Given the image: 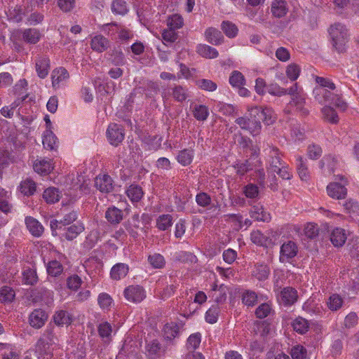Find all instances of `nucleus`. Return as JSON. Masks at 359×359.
<instances>
[{"label": "nucleus", "instance_id": "dca6fc26", "mask_svg": "<svg viewBox=\"0 0 359 359\" xmlns=\"http://www.w3.org/2000/svg\"><path fill=\"white\" fill-rule=\"evenodd\" d=\"M269 172L277 171V169L284 165L282 162L280 151L277 148H271L269 151Z\"/></svg>", "mask_w": 359, "mask_h": 359}, {"label": "nucleus", "instance_id": "cd10ccee", "mask_svg": "<svg viewBox=\"0 0 359 359\" xmlns=\"http://www.w3.org/2000/svg\"><path fill=\"white\" fill-rule=\"evenodd\" d=\"M43 145L49 150L55 149L57 147V137L50 130H46L43 137Z\"/></svg>", "mask_w": 359, "mask_h": 359}, {"label": "nucleus", "instance_id": "412c9836", "mask_svg": "<svg viewBox=\"0 0 359 359\" xmlns=\"http://www.w3.org/2000/svg\"><path fill=\"white\" fill-rule=\"evenodd\" d=\"M41 37L40 32L34 28L25 29L22 32V39L30 44H36Z\"/></svg>", "mask_w": 359, "mask_h": 359}, {"label": "nucleus", "instance_id": "2f4dec72", "mask_svg": "<svg viewBox=\"0 0 359 359\" xmlns=\"http://www.w3.org/2000/svg\"><path fill=\"white\" fill-rule=\"evenodd\" d=\"M33 167L34 171L41 175H47L53 170L50 161L46 160L36 161Z\"/></svg>", "mask_w": 359, "mask_h": 359}, {"label": "nucleus", "instance_id": "f3484780", "mask_svg": "<svg viewBox=\"0 0 359 359\" xmlns=\"http://www.w3.org/2000/svg\"><path fill=\"white\" fill-rule=\"evenodd\" d=\"M227 287L224 285L218 287L216 284L212 286L210 297L217 304H222L226 299Z\"/></svg>", "mask_w": 359, "mask_h": 359}, {"label": "nucleus", "instance_id": "7ed1b4c3", "mask_svg": "<svg viewBox=\"0 0 359 359\" xmlns=\"http://www.w3.org/2000/svg\"><path fill=\"white\" fill-rule=\"evenodd\" d=\"M249 116L256 121H263L266 125L272 124L276 119L273 111L271 108H262L261 107H252L248 109Z\"/></svg>", "mask_w": 359, "mask_h": 359}, {"label": "nucleus", "instance_id": "5701e85b", "mask_svg": "<svg viewBox=\"0 0 359 359\" xmlns=\"http://www.w3.org/2000/svg\"><path fill=\"white\" fill-rule=\"evenodd\" d=\"M53 320L58 326L69 325L72 323L73 318L68 311L59 310L54 314Z\"/></svg>", "mask_w": 359, "mask_h": 359}, {"label": "nucleus", "instance_id": "774afa93", "mask_svg": "<svg viewBox=\"0 0 359 359\" xmlns=\"http://www.w3.org/2000/svg\"><path fill=\"white\" fill-rule=\"evenodd\" d=\"M307 154L311 159H318L322 155V149L318 144H311L308 147Z\"/></svg>", "mask_w": 359, "mask_h": 359}, {"label": "nucleus", "instance_id": "6ab92c4d", "mask_svg": "<svg viewBox=\"0 0 359 359\" xmlns=\"http://www.w3.org/2000/svg\"><path fill=\"white\" fill-rule=\"evenodd\" d=\"M105 218L110 224H118L123 219V212L115 206H111L105 212Z\"/></svg>", "mask_w": 359, "mask_h": 359}, {"label": "nucleus", "instance_id": "ea45409f", "mask_svg": "<svg viewBox=\"0 0 359 359\" xmlns=\"http://www.w3.org/2000/svg\"><path fill=\"white\" fill-rule=\"evenodd\" d=\"M297 168L299 177L302 180H307L309 178V170L306 164V161L301 156L297 157Z\"/></svg>", "mask_w": 359, "mask_h": 359}, {"label": "nucleus", "instance_id": "a19ab883", "mask_svg": "<svg viewBox=\"0 0 359 359\" xmlns=\"http://www.w3.org/2000/svg\"><path fill=\"white\" fill-rule=\"evenodd\" d=\"M43 197L48 203H55L60 199L59 191L54 187L46 189L43 194Z\"/></svg>", "mask_w": 359, "mask_h": 359}, {"label": "nucleus", "instance_id": "864d4df0", "mask_svg": "<svg viewBox=\"0 0 359 359\" xmlns=\"http://www.w3.org/2000/svg\"><path fill=\"white\" fill-rule=\"evenodd\" d=\"M201 336L199 333L191 334L187 339V348L189 351H194L200 345Z\"/></svg>", "mask_w": 359, "mask_h": 359}, {"label": "nucleus", "instance_id": "20e7f679", "mask_svg": "<svg viewBox=\"0 0 359 359\" xmlns=\"http://www.w3.org/2000/svg\"><path fill=\"white\" fill-rule=\"evenodd\" d=\"M339 178L341 181H344L343 184L332 182L327 187V194L332 198L338 200L345 198L347 195V189L345 187L347 181L345 180L344 176H339Z\"/></svg>", "mask_w": 359, "mask_h": 359}, {"label": "nucleus", "instance_id": "2eb2a0df", "mask_svg": "<svg viewBox=\"0 0 359 359\" xmlns=\"http://www.w3.org/2000/svg\"><path fill=\"white\" fill-rule=\"evenodd\" d=\"M50 69V60L46 56H39L36 60V70L38 76L44 79Z\"/></svg>", "mask_w": 359, "mask_h": 359}, {"label": "nucleus", "instance_id": "9b49d317", "mask_svg": "<svg viewBox=\"0 0 359 359\" xmlns=\"http://www.w3.org/2000/svg\"><path fill=\"white\" fill-rule=\"evenodd\" d=\"M69 78L67 70L64 67L56 68L51 74L52 86L54 88H59L64 85Z\"/></svg>", "mask_w": 359, "mask_h": 359}, {"label": "nucleus", "instance_id": "0e129e2a", "mask_svg": "<svg viewBox=\"0 0 359 359\" xmlns=\"http://www.w3.org/2000/svg\"><path fill=\"white\" fill-rule=\"evenodd\" d=\"M197 86L202 90L214 91L217 89V84L209 79H200L196 81Z\"/></svg>", "mask_w": 359, "mask_h": 359}, {"label": "nucleus", "instance_id": "bb28decb", "mask_svg": "<svg viewBox=\"0 0 359 359\" xmlns=\"http://www.w3.org/2000/svg\"><path fill=\"white\" fill-rule=\"evenodd\" d=\"M251 217L262 222H269L271 219L270 214L264 211L263 207L259 205H254L250 210Z\"/></svg>", "mask_w": 359, "mask_h": 359}, {"label": "nucleus", "instance_id": "4be33fe9", "mask_svg": "<svg viewBox=\"0 0 359 359\" xmlns=\"http://www.w3.org/2000/svg\"><path fill=\"white\" fill-rule=\"evenodd\" d=\"M25 224L29 231L36 237L40 236L43 232V226L34 217H27Z\"/></svg>", "mask_w": 359, "mask_h": 359}, {"label": "nucleus", "instance_id": "f704fd0d", "mask_svg": "<svg viewBox=\"0 0 359 359\" xmlns=\"http://www.w3.org/2000/svg\"><path fill=\"white\" fill-rule=\"evenodd\" d=\"M269 271V268L267 265L257 264L253 270V276L259 280H265L268 278Z\"/></svg>", "mask_w": 359, "mask_h": 359}, {"label": "nucleus", "instance_id": "f8f14e48", "mask_svg": "<svg viewBox=\"0 0 359 359\" xmlns=\"http://www.w3.org/2000/svg\"><path fill=\"white\" fill-rule=\"evenodd\" d=\"M47 319L48 314L41 309H34L29 316V325L36 329L43 327Z\"/></svg>", "mask_w": 359, "mask_h": 359}, {"label": "nucleus", "instance_id": "ddd939ff", "mask_svg": "<svg viewBox=\"0 0 359 359\" xmlns=\"http://www.w3.org/2000/svg\"><path fill=\"white\" fill-rule=\"evenodd\" d=\"M96 188L103 193H109L114 189L113 180L108 175H98L95 180Z\"/></svg>", "mask_w": 359, "mask_h": 359}, {"label": "nucleus", "instance_id": "b1692460", "mask_svg": "<svg viewBox=\"0 0 359 359\" xmlns=\"http://www.w3.org/2000/svg\"><path fill=\"white\" fill-rule=\"evenodd\" d=\"M330 241L336 247L342 246L346 241V235L344 229L335 228L331 233Z\"/></svg>", "mask_w": 359, "mask_h": 359}, {"label": "nucleus", "instance_id": "393cba45", "mask_svg": "<svg viewBox=\"0 0 359 359\" xmlns=\"http://www.w3.org/2000/svg\"><path fill=\"white\" fill-rule=\"evenodd\" d=\"M165 283L168 284L167 282ZM158 285L159 287H161L159 289H158V295L162 299H166L172 296L175 294L177 288L176 285L174 284L166 285L164 286L163 280H158Z\"/></svg>", "mask_w": 359, "mask_h": 359}, {"label": "nucleus", "instance_id": "69168bd1", "mask_svg": "<svg viewBox=\"0 0 359 359\" xmlns=\"http://www.w3.org/2000/svg\"><path fill=\"white\" fill-rule=\"evenodd\" d=\"M97 301L100 306L103 310H109L112 304L111 297L107 293H101Z\"/></svg>", "mask_w": 359, "mask_h": 359}, {"label": "nucleus", "instance_id": "a211bd4d", "mask_svg": "<svg viewBox=\"0 0 359 359\" xmlns=\"http://www.w3.org/2000/svg\"><path fill=\"white\" fill-rule=\"evenodd\" d=\"M90 46L93 50L102 53L109 47L110 42L102 35H96L91 39Z\"/></svg>", "mask_w": 359, "mask_h": 359}, {"label": "nucleus", "instance_id": "1a4fd4ad", "mask_svg": "<svg viewBox=\"0 0 359 359\" xmlns=\"http://www.w3.org/2000/svg\"><path fill=\"white\" fill-rule=\"evenodd\" d=\"M298 299L297 291L292 287H286L280 290L278 297L279 302L285 306L294 304Z\"/></svg>", "mask_w": 359, "mask_h": 359}, {"label": "nucleus", "instance_id": "aec40b11", "mask_svg": "<svg viewBox=\"0 0 359 359\" xmlns=\"http://www.w3.org/2000/svg\"><path fill=\"white\" fill-rule=\"evenodd\" d=\"M205 36L208 42L217 46L223 42L224 36L220 31L214 27H209L205 32Z\"/></svg>", "mask_w": 359, "mask_h": 359}, {"label": "nucleus", "instance_id": "39448f33", "mask_svg": "<svg viewBox=\"0 0 359 359\" xmlns=\"http://www.w3.org/2000/svg\"><path fill=\"white\" fill-rule=\"evenodd\" d=\"M166 348L157 340L146 342L145 354L149 359H157L165 353Z\"/></svg>", "mask_w": 359, "mask_h": 359}, {"label": "nucleus", "instance_id": "37998d69", "mask_svg": "<svg viewBox=\"0 0 359 359\" xmlns=\"http://www.w3.org/2000/svg\"><path fill=\"white\" fill-rule=\"evenodd\" d=\"M22 281L27 285H34L38 280L36 272L34 269L27 268L22 272Z\"/></svg>", "mask_w": 359, "mask_h": 359}, {"label": "nucleus", "instance_id": "4468645a", "mask_svg": "<svg viewBox=\"0 0 359 359\" xmlns=\"http://www.w3.org/2000/svg\"><path fill=\"white\" fill-rule=\"evenodd\" d=\"M289 6L285 0H273L271 5V12L273 17L281 18L286 15Z\"/></svg>", "mask_w": 359, "mask_h": 359}, {"label": "nucleus", "instance_id": "473e14b6", "mask_svg": "<svg viewBox=\"0 0 359 359\" xmlns=\"http://www.w3.org/2000/svg\"><path fill=\"white\" fill-rule=\"evenodd\" d=\"M193 115L198 121H205L209 116L208 107L203 104H196L193 107Z\"/></svg>", "mask_w": 359, "mask_h": 359}, {"label": "nucleus", "instance_id": "c9c22d12", "mask_svg": "<svg viewBox=\"0 0 359 359\" xmlns=\"http://www.w3.org/2000/svg\"><path fill=\"white\" fill-rule=\"evenodd\" d=\"M127 196L133 202L139 201L143 196V191L137 185H130L126 191Z\"/></svg>", "mask_w": 359, "mask_h": 359}, {"label": "nucleus", "instance_id": "c03bdc74", "mask_svg": "<svg viewBox=\"0 0 359 359\" xmlns=\"http://www.w3.org/2000/svg\"><path fill=\"white\" fill-rule=\"evenodd\" d=\"M15 291L10 287L4 286L0 289V302L10 303L15 298Z\"/></svg>", "mask_w": 359, "mask_h": 359}, {"label": "nucleus", "instance_id": "6e6552de", "mask_svg": "<svg viewBox=\"0 0 359 359\" xmlns=\"http://www.w3.org/2000/svg\"><path fill=\"white\" fill-rule=\"evenodd\" d=\"M52 345L44 338H40L36 344V353L38 359H52L53 356Z\"/></svg>", "mask_w": 359, "mask_h": 359}, {"label": "nucleus", "instance_id": "5fc2aeb1", "mask_svg": "<svg viewBox=\"0 0 359 359\" xmlns=\"http://www.w3.org/2000/svg\"><path fill=\"white\" fill-rule=\"evenodd\" d=\"M111 11L115 14L125 15L128 12L126 2L123 0H114L111 4Z\"/></svg>", "mask_w": 359, "mask_h": 359}, {"label": "nucleus", "instance_id": "a18cd8bd", "mask_svg": "<svg viewBox=\"0 0 359 359\" xmlns=\"http://www.w3.org/2000/svg\"><path fill=\"white\" fill-rule=\"evenodd\" d=\"M172 94L174 99L180 102H182L189 97L188 90L181 86H175L172 88Z\"/></svg>", "mask_w": 359, "mask_h": 359}, {"label": "nucleus", "instance_id": "4d7b16f0", "mask_svg": "<svg viewBox=\"0 0 359 359\" xmlns=\"http://www.w3.org/2000/svg\"><path fill=\"white\" fill-rule=\"evenodd\" d=\"M219 308L217 304L212 305L205 313V320L210 323H215L217 320L219 313Z\"/></svg>", "mask_w": 359, "mask_h": 359}, {"label": "nucleus", "instance_id": "0eeeda50", "mask_svg": "<svg viewBox=\"0 0 359 359\" xmlns=\"http://www.w3.org/2000/svg\"><path fill=\"white\" fill-rule=\"evenodd\" d=\"M107 137L111 144L118 146L125 137L123 128L116 123L109 124L107 130Z\"/></svg>", "mask_w": 359, "mask_h": 359}, {"label": "nucleus", "instance_id": "3c124183", "mask_svg": "<svg viewBox=\"0 0 359 359\" xmlns=\"http://www.w3.org/2000/svg\"><path fill=\"white\" fill-rule=\"evenodd\" d=\"M222 29L226 36L233 38L238 34V28L236 25L229 21H224L222 24Z\"/></svg>", "mask_w": 359, "mask_h": 359}, {"label": "nucleus", "instance_id": "f257e3e1", "mask_svg": "<svg viewBox=\"0 0 359 359\" xmlns=\"http://www.w3.org/2000/svg\"><path fill=\"white\" fill-rule=\"evenodd\" d=\"M316 81L319 84L313 90L315 100L321 104H334L341 111H344L347 109V104L342 100L341 95L334 90L336 86L328 78L316 76Z\"/></svg>", "mask_w": 359, "mask_h": 359}, {"label": "nucleus", "instance_id": "6e6d98bb", "mask_svg": "<svg viewBox=\"0 0 359 359\" xmlns=\"http://www.w3.org/2000/svg\"><path fill=\"white\" fill-rule=\"evenodd\" d=\"M148 261L150 264L156 269H161L163 267L165 263L164 257L158 253H154V255H149Z\"/></svg>", "mask_w": 359, "mask_h": 359}, {"label": "nucleus", "instance_id": "a878e982", "mask_svg": "<svg viewBox=\"0 0 359 359\" xmlns=\"http://www.w3.org/2000/svg\"><path fill=\"white\" fill-rule=\"evenodd\" d=\"M128 270L129 268L127 264L123 263H118L111 269V278L114 280H120L128 274Z\"/></svg>", "mask_w": 359, "mask_h": 359}, {"label": "nucleus", "instance_id": "13d9d810", "mask_svg": "<svg viewBox=\"0 0 359 359\" xmlns=\"http://www.w3.org/2000/svg\"><path fill=\"white\" fill-rule=\"evenodd\" d=\"M290 354L292 359H306V349L302 345H296L291 348Z\"/></svg>", "mask_w": 359, "mask_h": 359}, {"label": "nucleus", "instance_id": "c756f323", "mask_svg": "<svg viewBox=\"0 0 359 359\" xmlns=\"http://www.w3.org/2000/svg\"><path fill=\"white\" fill-rule=\"evenodd\" d=\"M321 112L324 120L330 123L336 124L339 122V116L336 111L330 106H325L322 108Z\"/></svg>", "mask_w": 359, "mask_h": 359}, {"label": "nucleus", "instance_id": "79ce46f5", "mask_svg": "<svg viewBox=\"0 0 359 359\" xmlns=\"http://www.w3.org/2000/svg\"><path fill=\"white\" fill-rule=\"evenodd\" d=\"M309 322L302 317L297 318L292 323V327L294 331L299 334H304L308 331Z\"/></svg>", "mask_w": 359, "mask_h": 359}, {"label": "nucleus", "instance_id": "c85d7f7f", "mask_svg": "<svg viewBox=\"0 0 359 359\" xmlns=\"http://www.w3.org/2000/svg\"><path fill=\"white\" fill-rule=\"evenodd\" d=\"M197 53L206 58H216L219 53L217 50L210 46L205 45V44H200L197 47Z\"/></svg>", "mask_w": 359, "mask_h": 359}, {"label": "nucleus", "instance_id": "f03ea898", "mask_svg": "<svg viewBox=\"0 0 359 359\" xmlns=\"http://www.w3.org/2000/svg\"><path fill=\"white\" fill-rule=\"evenodd\" d=\"M329 33L332 41L333 47L339 53L344 52L346 43L348 41V33L345 26L341 23H334L329 28Z\"/></svg>", "mask_w": 359, "mask_h": 359}, {"label": "nucleus", "instance_id": "8fccbe9b", "mask_svg": "<svg viewBox=\"0 0 359 359\" xmlns=\"http://www.w3.org/2000/svg\"><path fill=\"white\" fill-rule=\"evenodd\" d=\"M47 271L49 275L56 277L62 273L63 266L58 261L53 260L48 264Z\"/></svg>", "mask_w": 359, "mask_h": 359}, {"label": "nucleus", "instance_id": "e433bc0d", "mask_svg": "<svg viewBox=\"0 0 359 359\" xmlns=\"http://www.w3.org/2000/svg\"><path fill=\"white\" fill-rule=\"evenodd\" d=\"M194 152L191 149L182 150L177 156V161L183 166L189 165L193 160Z\"/></svg>", "mask_w": 359, "mask_h": 359}, {"label": "nucleus", "instance_id": "58836bf2", "mask_svg": "<svg viewBox=\"0 0 359 359\" xmlns=\"http://www.w3.org/2000/svg\"><path fill=\"white\" fill-rule=\"evenodd\" d=\"M52 292L45 288H39L32 291L30 297L33 302L43 301L45 298L50 297Z\"/></svg>", "mask_w": 359, "mask_h": 359}, {"label": "nucleus", "instance_id": "7c9ffc66", "mask_svg": "<svg viewBox=\"0 0 359 359\" xmlns=\"http://www.w3.org/2000/svg\"><path fill=\"white\" fill-rule=\"evenodd\" d=\"M84 230V226L81 223H77L67 229L64 237L68 241H72Z\"/></svg>", "mask_w": 359, "mask_h": 359}, {"label": "nucleus", "instance_id": "338daca9", "mask_svg": "<svg viewBox=\"0 0 359 359\" xmlns=\"http://www.w3.org/2000/svg\"><path fill=\"white\" fill-rule=\"evenodd\" d=\"M2 359H19V355L10 345H5L1 349Z\"/></svg>", "mask_w": 359, "mask_h": 359}, {"label": "nucleus", "instance_id": "49530a36", "mask_svg": "<svg viewBox=\"0 0 359 359\" xmlns=\"http://www.w3.org/2000/svg\"><path fill=\"white\" fill-rule=\"evenodd\" d=\"M344 300L341 296L337 294H332L330 296L327 301V306L331 311H337L343 305Z\"/></svg>", "mask_w": 359, "mask_h": 359}, {"label": "nucleus", "instance_id": "bf43d9fd", "mask_svg": "<svg viewBox=\"0 0 359 359\" xmlns=\"http://www.w3.org/2000/svg\"><path fill=\"white\" fill-rule=\"evenodd\" d=\"M182 25L183 19L180 15L177 14L172 15V16L169 17L167 20V25L168 28L174 30L182 27Z\"/></svg>", "mask_w": 359, "mask_h": 359}, {"label": "nucleus", "instance_id": "4c0bfd02", "mask_svg": "<svg viewBox=\"0 0 359 359\" xmlns=\"http://www.w3.org/2000/svg\"><path fill=\"white\" fill-rule=\"evenodd\" d=\"M172 224V217L170 215H161L156 219V226L161 231L168 230Z\"/></svg>", "mask_w": 359, "mask_h": 359}, {"label": "nucleus", "instance_id": "9d476101", "mask_svg": "<svg viewBox=\"0 0 359 359\" xmlns=\"http://www.w3.org/2000/svg\"><path fill=\"white\" fill-rule=\"evenodd\" d=\"M297 246L294 242L289 241L284 243L280 248V261L281 262H288L290 259L297 255Z\"/></svg>", "mask_w": 359, "mask_h": 359}, {"label": "nucleus", "instance_id": "680f3d73", "mask_svg": "<svg viewBox=\"0 0 359 359\" xmlns=\"http://www.w3.org/2000/svg\"><path fill=\"white\" fill-rule=\"evenodd\" d=\"M77 217V212L72 210L64 214L62 218L60 219V222L62 223V226H67L76 221Z\"/></svg>", "mask_w": 359, "mask_h": 359}, {"label": "nucleus", "instance_id": "72a5a7b5", "mask_svg": "<svg viewBox=\"0 0 359 359\" xmlns=\"http://www.w3.org/2000/svg\"><path fill=\"white\" fill-rule=\"evenodd\" d=\"M163 332L165 339L167 341H171L177 335L179 327L175 323L166 324Z\"/></svg>", "mask_w": 359, "mask_h": 359}, {"label": "nucleus", "instance_id": "de8ad7c7", "mask_svg": "<svg viewBox=\"0 0 359 359\" xmlns=\"http://www.w3.org/2000/svg\"><path fill=\"white\" fill-rule=\"evenodd\" d=\"M140 88L142 89V91L147 97H154L159 91L158 85L156 83L152 81H148Z\"/></svg>", "mask_w": 359, "mask_h": 359}, {"label": "nucleus", "instance_id": "052dcab7", "mask_svg": "<svg viewBox=\"0 0 359 359\" xmlns=\"http://www.w3.org/2000/svg\"><path fill=\"white\" fill-rule=\"evenodd\" d=\"M247 130H248L252 135H257L261 130V123L259 121H256L255 118H248L247 123Z\"/></svg>", "mask_w": 359, "mask_h": 359}, {"label": "nucleus", "instance_id": "603ef678", "mask_svg": "<svg viewBox=\"0 0 359 359\" xmlns=\"http://www.w3.org/2000/svg\"><path fill=\"white\" fill-rule=\"evenodd\" d=\"M245 81L244 76L238 71H233L229 77V83L233 87L240 88L244 86Z\"/></svg>", "mask_w": 359, "mask_h": 359}, {"label": "nucleus", "instance_id": "423d86ee", "mask_svg": "<svg viewBox=\"0 0 359 359\" xmlns=\"http://www.w3.org/2000/svg\"><path fill=\"white\" fill-rule=\"evenodd\" d=\"M124 297L129 302L139 303L146 297V292L140 285H130L124 290Z\"/></svg>", "mask_w": 359, "mask_h": 359}, {"label": "nucleus", "instance_id": "09e8293b", "mask_svg": "<svg viewBox=\"0 0 359 359\" xmlns=\"http://www.w3.org/2000/svg\"><path fill=\"white\" fill-rule=\"evenodd\" d=\"M21 192L27 196L34 194L36 191V184L31 179H26L20 184Z\"/></svg>", "mask_w": 359, "mask_h": 359}, {"label": "nucleus", "instance_id": "e2e57ef3", "mask_svg": "<svg viewBox=\"0 0 359 359\" xmlns=\"http://www.w3.org/2000/svg\"><path fill=\"white\" fill-rule=\"evenodd\" d=\"M301 69L297 64H290L286 69V74L291 81H295L299 76Z\"/></svg>", "mask_w": 359, "mask_h": 359}]
</instances>
